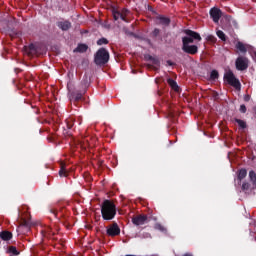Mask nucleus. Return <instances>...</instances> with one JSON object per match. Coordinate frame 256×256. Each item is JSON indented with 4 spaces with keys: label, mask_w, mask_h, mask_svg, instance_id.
Listing matches in <instances>:
<instances>
[{
    "label": "nucleus",
    "mask_w": 256,
    "mask_h": 256,
    "mask_svg": "<svg viewBox=\"0 0 256 256\" xmlns=\"http://www.w3.org/2000/svg\"><path fill=\"white\" fill-rule=\"evenodd\" d=\"M147 219V215H138L132 218V223L136 226L145 225V223H147Z\"/></svg>",
    "instance_id": "11"
},
{
    "label": "nucleus",
    "mask_w": 256,
    "mask_h": 256,
    "mask_svg": "<svg viewBox=\"0 0 256 256\" xmlns=\"http://www.w3.org/2000/svg\"><path fill=\"white\" fill-rule=\"evenodd\" d=\"M60 177H67L69 175V172L67 171V168L65 167V164H61V168L59 170Z\"/></svg>",
    "instance_id": "21"
},
{
    "label": "nucleus",
    "mask_w": 256,
    "mask_h": 256,
    "mask_svg": "<svg viewBox=\"0 0 256 256\" xmlns=\"http://www.w3.org/2000/svg\"><path fill=\"white\" fill-rule=\"evenodd\" d=\"M59 213H61V217H65V214L63 213V207L59 208Z\"/></svg>",
    "instance_id": "35"
},
{
    "label": "nucleus",
    "mask_w": 256,
    "mask_h": 256,
    "mask_svg": "<svg viewBox=\"0 0 256 256\" xmlns=\"http://www.w3.org/2000/svg\"><path fill=\"white\" fill-rule=\"evenodd\" d=\"M66 127H67V129H73V122L71 120H67Z\"/></svg>",
    "instance_id": "32"
},
{
    "label": "nucleus",
    "mask_w": 256,
    "mask_h": 256,
    "mask_svg": "<svg viewBox=\"0 0 256 256\" xmlns=\"http://www.w3.org/2000/svg\"><path fill=\"white\" fill-rule=\"evenodd\" d=\"M216 35L219 39H221V41H227V36L225 35V32L218 30L216 32Z\"/></svg>",
    "instance_id": "23"
},
{
    "label": "nucleus",
    "mask_w": 256,
    "mask_h": 256,
    "mask_svg": "<svg viewBox=\"0 0 256 256\" xmlns=\"http://www.w3.org/2000/svg\"><path fill=\"white\" fill-rule=\"evenodd\" d=\"M245 177H247V169L241 168L240 170H238V172H237V180L240 183H241L242 179H245Z\"/></svg>",
    "instance_id": "15"
},
{
    "label": "nucleus",
    "mask_w": 256,
    "mask_h": 256,
    "mask_svg": "<svg viewBox=\"0 0 256 256\" xmlns=\"http://www.w3.org/2000/svg\"><path fill=\"white\" fill-rule=\"evenodd\" d=\"M50 212H52V214L57 217V215H59V210H57V208H52L50 209Z\"/></svg>",
    "instance_id": "33"
},
{
    "label": "nucleus",
    "mask_w": 256,
    "mask_h": 256,
    "mask_svg": "<svg viewBox=\"0 0 256 256\" xmlns=\"http://www.w3.org/2000/svg\"><path fill=\"white\" fill-rule=\"evenodd\" d=\"M84 141H86V143H89V140H84Z\"/></svg>",
    "instance_id": "38"
},
{
    "label": "nucleus",
    "mask_w": 256,
    "mask_h": 256,
    "mask_svg": "<svg viewBox=\"0 0 256 256\" xmlns=\"http://www.w3.org/2000/svg\"><path fill=\"white\" fill-rule=\"evenodd\" d=\"M146 59L148 61H152L154 63V65H159V60L155 59L153 56L148 55V57H146Z\"/></svg>",
    "instance_id": "29"
},
{
    "label": "nucleus",
    "mask_w": 256,
    "mask_h": 256,
    "mask_svg": "<svg viewBox=\"0 0 256 256\" xmlns=\"http://www.w3.org/2000/svg\"><path fill=\"white\" fill-rule=\"evenodd\" d=\"M107 44H109V40H107V38H100L97 41V45H107Z\"/></svg>",
    "instance_id": "27"
},
{
    "label": "nucleus",
    "mask_w": 256,
    "mask_h": 256,
    "mask_svg": "<svg viewBox=\"0 0 256 256\" xmlns=\"http://www.w3.org/2000/svg\"><path fill=\"white\" fill-rule=\"evenodd\" d=\"M167 65H169L170 67H173V65H175V63H173L171 60H168Z\"/></svg>",
    "instance_id": "36"
},
{
    "label": "nucleus",
    "mask_w": 256,
    "mask_h": 256,
    "mask_svg": "<svg viewBox=\"0 0 256 256\" xmlns=\"http://www.w3.org/2000/svg\"><path fill=\"white\" fill-rule=\"evenodd\" d=\"M244 101H246V102L251 101V96L250 95L244 96Z\"/></svg>",
    "instance_id": "34"
},
{
    "label": "nucleus",
    "mask_w": 256,
    "mask_h": 256,
    "mask_svg": "<svg viewBox=\"0 0 256 256\" xmlns=\"http://www.w3.org/2000/svg\"><path fill=\"white\" fill-rule=\"evenodd\" d=\"M157 21L159 25H163L164 27H169L171 25V19L165 16H157Z\"/></svg>",
    "instance_id": "12"
},
{
    "label": "nucleus",
    "mask_w": 256,
    "mask_h": 256,
    "mask_svg": "<svg viewBox=\"0 0 256 256\" xmlns=\"http://www.w3.org/2000/svg\"><path fill=\"white\" fill-rule=\"evenodd\" d=\"M182 51L188 55H197L199 53V46L195 44H182Z\"/></svg>",
    "instance_id": "7"
},
{
    "label": "nucleus",
    "mask_w": 256,
    "mask_h": 256,
    "mask_svg": "<svg viewBox=\"0 0 256 256\" xmlns=\"http://www.w3.org/2000/svg\"><path fill=\"white\" fill-rule=\"evenodd\" d=\"M234 121H235V123L238 124L240 129H247V122H245V120H241L239 118H235Z\"/></svg>",
    "instance_id": "19"
},
{
    "label": "nucleus",
    "mask_w": 256,
    "mask_h": 256,
    "mask_svg": "<svg viewBox=\"0 0 256 256\" xmlns=\"http://www.w3.org/2000/svg\"><path fill=\"white\" fill-rule=\"evenodd\" d=\"M8 253H10L11 255L17 256L19 255V250H17V247L15 246H9Z\"/></svg>",
    "instance_id": "22"
},
{
    "label": "nucleus",
    "mask_w": 256,
    "mask_h": 256,
    "mask_svg": "<svg viewBox=\"0 0 256 256\" xmlns=\"http://www.w3.org/2000/svg\"><path fill=\"white\" fill-rule=\"evenodd\" d=\"M159 33H161V30H159V28H155L152 31V37H159Z\"/></svg>",
    "instance_id": "30"
},
{
    "label": "nucleus",
    "mask_w": 256,
    "mask_h": 256,
    "mask_svg": "<svg viewBox=\"0 0 256 256\" xmlns=\"http://www.w3.org/2000/svg\"><path fill=\"white\" fill-rule=\"evenodd\" d=\"M168 85L173 89L174 91H179V85H177V82L173 80L172 78H169L167 80Z\"/></svg>",
    "instance_id": "18"
},
{
    "label": "nucleus",
    "mask_w": 256,
    "mask_h": 256,
    "mask_svg": "<svg viewBox=\"0 0 256 256\" xmlns=\"http://www.w3.org/2000/svg\"><path fill=\"white\" fill-rule=\"evenodd\" d=\"M20 227H25L27 230L31 229V221L22 219Z\"/></svg>",
    "instance_id": "25"
},
{
    "label": "nucleus",
    "mask_w": 256,
    "mask_h": 256,
    "mask_svg": "<svg viewBox=\"0 0 256 256\" xmlns=\"http://www.w3.org/2000/svg\"><path fill=\"white\" fill-rule=\"evenodd\" d=\"M185 35L182 37V45H192L195 41H202L201 34L190 29L184 30Z\"/></svg>",
    "instance_id": "2"
},
{
    "label": "nucleus",
    "mask_w": 256,
    "mask_h": 256,
    "mask_svg": "<svg viewBox=\"0 0 256 256\" xmlns=\"http://www.w3.org/2000/svg\"><path fill=\"white\" fill-rule=\"evenodd\" d=\"M237 71H246L249 69V59L245 56H239L235 61Z\"/></svg>",
    "instance_id": "5"
},
{
    "label": "nucleus",
    "mask_w": 256,
    "mask_h": 256,
    "mask_svg": "<svg viewBox=\"0 0 256 256\" xmlns=\"http://www.w3.org/2000/svg\"><path fill=\"white\" fill-rule=\"evenodd\" d=\"M241 189L242 191H249V189H251V184L249 182H243Z\"/></svg>",
    "instance_id": "26"
},
{
    "label": "nucleus",
    "mask_w": 256,
    "mask_h": 256,
    "mask_svg": "<svg viewBox=\"0 0 256 256\" xmlns=\"http://www.w3.org/2000/svg\"><path fill=\"white\" fill-rule=\"evenodd\" d=\"M240 113H247V106L245 104L240 105Z\"/></svg>",
    "instance_id": "31"
},
{
    "label": "nucleus",
    "mask_w": 256,
    "mask_h": 256,
    "mask_svg": "<svg viewBox=\"0 0 256 256\" xmlns=\"http://www.w3.org/2000/svg\"><path fill=\"white\" fill-rule=\"evenodd\" d=\"M224 81H227L228 85H231V87H234L236 91H241V82L239 81V79H237V77H235V74L233 73V71H228L224 75Z\"/></svg>",
    "instance_id": "4"
},
{
    "label": "nucleus",
    "mask_w": 256,
    "mask_h": 256,
    "mask_svg": "<svg viewBox=\"0 0 256 256\" xmlns=\"http://www.w3.org/2000/svg\"><path fill=\"white\" fill-rule=\"evenodd\" d=\"M109 57V51L105 48H100L94 55V63L96 65H107Z\"/></svg>",
    "instance_id": "3"
},
{
    "label": "nucleus",
    "mask_w": 256,
    "mask_h": 256,
    "mask_svg": "<svg viewBox=\"0 0 256 256\" xmlns=\"http://www.w3.org/2000/svg\"><path fill=\"white\" fill-rule=\"evenodd\" d=\"M210 17L214 21V23H219V19H221V9L214 7L210 10Z\"/></svg>",
    "instance_id": "10"
},
{
    "label": "nucleus",
    "mask_w": 256,
    "mask_h": 256,
    "mask_svg": "<svg viewBox=\"0 0 256 256\" xmlns=\"http://www.w3.org/2000/svg\"><path fill=\"white\" fill-rule=\"evenodd\" d=\"M236 49L240 51V53H247V47H245V44L243 42L238 41L235 45Z\"/></svg>",
    "instance_id": "17"
},
{
    "label": "nucleus",
    "mask_w": 256,
    "mask_h": 256,
    "mask_svg": "<svg viewBox=\"0 0 256 256\" xmlns=\"http://www.w3.org/2000/svg\"><path fill=\"white\" fill-rule=\"evenodd\" d=\"M106 234L109 237H117V235H121V228H119L117 222H114L113 224L107 227Z\"/></svg>",
    "instance_id": "6"
},
{
    "label": "nucleus",
    "mask_w": 256,
    "mask_h": 256,
    "mask_svg": "<svg viewBox=\"0 0 256 256\" xmlns=\"http://www.w3.org/2000/svg\"><path fill=\"white\" fill-rule=\"evenodd\" d=\"M89 85H91V76L84 74L83 79L81 81V87L83 89H88Z\"/></svg>",
    "instance_id": "13"
},
{
    "label": "nucleus",
    "mask_w": 256,
    "mask_h": 256,
    "mask_svg": "<svg viewBox=\"0 0 256 256\" xmlns=\"http://www.w3.org/2000/svg\"><path fill=\"white\" fill-rule=\"evenodd\" d=\"M210 79L211 81L219 79V72L217 70H212L210 73Z\"/></svg>",
    "instance_id": "24"
},
{
    "label": "nucleus",
    "mask_w": 256,
    "mask_h": 256,
    "mask_svg": "<svg viewBox=\"0 0 256 256\" xmlns=\"http://www.w3.org/2000/svg\"><path fill=\"white\" fill-rule=\"evenodd\" d=\"M58 27L62 29V31H69V29H71V22L69 21L59 22Z\"/></svg>",
    "instance_id": "16"
},
{
    "label": "nucleus",
    "mask_w": 256,
    "mask_h": 256,
    "mask_svg": "<svg viewBox=\"0 0 256 256\" xmlns=\"http://www.w3.org/2000/svg\"><path fill=\"white\" fill-rule=\"evenodd\" d=\"M70 103L77 105L81 99H83V94L80 91H72L69 93Z\"/></svg>",
    "instance_id": "9"
},
{
    "label": "nucleus",
    "mask_w": 256,
    "mask_h": 256,
    "mask_svg": "<svg viewBox=\"0 0 256 256\" xmlns=\"http://www.w3.org/2000/svg\"><path fill=\"white\" fill-rule=\"evenodd\" d=\"M127 13H129V10L127 9H123L122 12L113 10L112 15L114 21H119V19H121L122 21H125V23H127Z\"/></svg>",
    "instance_id": "8"
},
{
    "label": "nucleus",
    "mask_w": 256,
    "mask_h": 256,
    "mask_svg": "<svg viewBox=\"0 0 256 256\" xmlns=\"http://www.w3.org/2000/svg\"><path fill=\"white\" fill-rule=\"evenodd\" d=\"M87 49H89V46H87V44H78V46L74 50V53H87Z\"/></svg>",
    "instance_id": "14"
},
{
    "label": "nucleus",
    "mask_w": 256,
    "mask_h": 256,
    "mask_svg": "<svg viewBox=\"0 0 256 256\" xmlns=\"http://www.w3.org/2000/svg\"><path fill=\"white\" fill-rule=\"evenodd\" d=\"M101 215L104 221H113L117 215V206L111 200H104L101 204Z\"/></svg>",
    "instance_id": "1"
},
{
    "label": "nucleus",
    "mask_w": 256,
    "mask_h": 256,
    "mask_svg": "<svg viewBox=\"0 0 256 256\" xmlns=\"http://www.w3.org/2000/svg\"><path fill=\"white\" fill-rule=\"evenodd\" d=\"M207 41H209L210 43H217V37L213 36V35H208L207 36Z\"/></svg>",
    "instance_id": "28"
},
{
    "label": "nucleus",
    "mask_w": 256,
    "mask_h": 256,
    "mask_svg": "<svg viewBox=\"0 0 256 256\" xmlns=\"http://www.w3.org/2000/svg\"><path fill=\"white\" fill-rule=\"evenodd\" d=\"M29 49H30V51H33V49H35V46H33V44H32L29 46Z\"/></svg>",
    "instance_id": "37"
},
{
    "label": "nucleus",
    "mask_w": 256,
    "mask_h": 256,
    "mask_svg": "<svg viewBox=\"0 0 256 256\" xmlns=\"http://www.w3.org/2000/svg\"><path fill=\"white\" fill-rule=\"evenodd\" d=\"M249 179H250V181H251V183H252V185L255 189L256 188V173H255V171L251 170L249 172Z\"/></svg>",
    "instance_id": "20"
}]
</instances>
